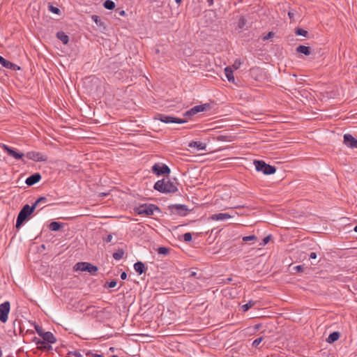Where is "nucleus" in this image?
I'll return each instance as SVG.
<instances>
[{
  "label": "nucleus",
  "mask_w": 357,
  "mask_h": 357,
  "mask_svg": "<svg viewBox=\"0 0 357 357\" xmlns=\"http://www.w3.org/2000/svg\"><path fill=\"white\" fill-rule=\"evenodd\" d=\"M44 202L45 197H40L32 206H29V204L24 206L17 215L15 227L20 228L29 215L35 213L37 207L40 206Z\"/></svg>",
  "instance_id": "obj_1"
},
{
  "label": "nucleus",
  "mask_w": 357,
  "mask_h": 357,
  "mask_svg": "<svg viewBox=\"0 0 357 357\" xmlns=\"http://www.w3.org/2000/svg\"><path fill=\"white\" fill-rule=\"evenodd\" d=\"M153 188L162 193H174L178 191V183L175 178H164L155 182Z\"/></svg>",
  "instance_id": "obj_2"
},
{
  "label": "nucleus",
  "mask_w": 357,
  "mask_h": 357,
  "mask_svg": "<svg viewBox=\"0 0 357 357\" xmlns=\"http://www.w3.org/2000/svg\"><path fill=\"white\" fill-rule=\"evenodd\" d=\"M134 211L139 215L149 216L153 215L155 211H160V208L155 204H144L136 206Z\"/></svg>",
  "instance_id": "obj_3"
},
{
  "label": "nucleus",
  "mask_w": 357,
  "mask_h": 357,
  "mask_svg": "<svg viewBox=\"0 0 357 357\" xmlns=\"http://www.w3.org/2000/svg\"><path fill=\"white\" fill-rule=\"evenodd\" d=\"M254 165L257 171L261 172L266 175L273 174L276 172L274 166L266 164L263 160H254Z\"/></svg>",
  "instance_id": "obj_4"
},
{
  "label": "nucleus",
  "mask_w": 357,
  "mask_h": 357,
  "mask_svg": "<svg viewBox=\"0 0 357 357\" xmlns=\"http://www.w3.org/2000/svg\"><path fill=\"white\" fill-rule=\"evenodd\" d=\"M75 271H87L94 275L98 271V267L89 262H78L74 267Z\"/></svg>",
  "instance_id": "obj_5"
},
{
  "label": "nucleus",
  "mask_w": 357,
  "mask_h": 357,
  "mask_svg": "<svg viewBox=\"0 0 357 357\" xmlns=\"http://www.w3.org/2000/svg\"><path fill=\"white\" fill-rule=\"evenodd\" d=\"M168 210L170 214L178 215L180 216H185L188 213V209L183 204H172L169 206Z\"/></svg>",
  "instance_id": "obj_6"
},
{
  "label": "nucleus",
  "mask_w": 357,
  "mask_h": 357,
  "mask_svg": "<svg viewBox=\"0 0 357 357\" xmlns=\"http://www.w3.org/2000/svg\"><path fill=\"white\" fill-rule=\"evenodd\" d=\"M10 310V303L9 301H5L0 304V321L6 323L8 319V314Z\"/></svg>",
  "instance_id": "obj_7"
},
{
  "label": "nucleus",
  "mask_w": 357,
  "mask_h": 357,
  "mask_svg": "<svg viewBox=\"0 0 357 357\" xmlns=\"http://www.w3.org/2000/svg\"><path fill=\"white\" fill-rule=\"evenodd\" d=\"M157 119L160 120V121L165 123H183L186 122L185 120H183L179 118H176L172 116H168L165 114H158Z\"/></svg>",
  "instance_id": "obj_8"
},
{
  "label": "nucleus",
  "mask_w": 357,
  "mask_h": 357,
  "mask_svg": "<svg viewBox=\"0 0 357 357\" xmlns=\"http://www.w3.org/2000/svg\"><path fill=\"white\" fill-rule=\"evenodd\" d=\"M152 172L155 174L160 176V175L169 174L171 171H170L169 167L165 164H163L162 165H160L158 164H155L152 167Z\"/></svg>",
  "instance_id": "obj_9"
},
{
  "label": "nucleus",
  "mask_w": 357,
  "mask_h": 357,
  "mask_svg": "<svg viewBox=\"0 0 357 357\" xmlns=\"http://www.w3.org/2000/svg\"><path fill=\"white\" fill-rule=\"evenodd\" d=\"M344 143L348 147L357 149V139H356L351 135L345 134L344 135Z\"/></svg>",
  "instance_id": "obj_10"
},
{
  "label": "nucleus",
  "mask_w": 357,
  "mask_h": 357,
  "mask_svg": "<svg viewBox=\"0 0 357 357\" xmlns=\"http://www.w3.org/2000/svg\"><path fill=\"white\" fill-rule=\"evenodd\" d=\"M1 147L4 150L6 151L8 154L12 157H13L14 158L17 159V160H20L22 158V156L24 155L23 153H17V151H15L14 149H13L12 148L9 147L8 145H6V144H2L1 146Z\"/></svg>",
  "instance_id": "obj_11"
},
{
  "label": "nucleus",
  "mask_w": 357,
  "mask_h": 357,
  "mask_svg": "<svg viewBox=\"0 0 357 357\" xmlns=\"http://www.w3.org/2000/svg\"><path fill=\"white\" fill-rule=\"evenodd\" d=\"M230 218H231V215H229V213H220L213 214L212 215H211L209 217L208 219L211 220H213V221H223V220H225Z\"/></svg>",
  "instance_id": "obj_12"
},
{
  "label": "nucleus",
  "mask_w": 357,
  "mask_h": 357,
  "mask_svg": "<svg viewBox=\"0 0 357 357\" xmlns=\"http://www.w3.org/2000/svg\"><path fill=\"white\" fill-rule=\"evenodd\" d=\"M41 179V175L39 173H35L30 176H29L26 181L25 183L27 185L31 186L36 183H38Z\"/></svg>",
  "instance_id": "obj_13"
},
{
  "label": "nucleus",
  "mask_w": 357,
  "mask_h": 357,
  "mask_svg": "<svg viewBox=\"0 0 357 357\" xmlns=\"http://www.w3.org/2000/svg\"><path fill=\"white\" fill-rule=\"evenodd\" d=\"M56 342V338L51 332L46 331V353L50 350L52 349V346L47 344H54Z\"/></svg>",
  "instance_id": "obj_14"
},
{
  "label": "nucleus",
  "mask_w": 357,
  "mask_h": 357,
  "mask_svg": "<svg viewBox=\"0 0 357 357\" xmlns=\"http://www.w3.org/2000/svg\"><path fill=\"white\" fill-rule=\"evenodd\" d=\"M65 225V223L60 222H52L49 224L48 227L51 231H57L61 230Z\"/></svg>",
  "instance_id": "obj_15"
},
{
  "label": "nucleus",
  "mask_w": 357,
  "mask_h": 357,
  "mask_svg": "<svg viewBox=\"0 0 357 357\" xmlns=\"http://www.w3.org/2000/svg\"><path fill=\"white\" fill-rule=\"evenodd\" d=\"M188 146L190 148H196L197 150L205 151L206 144L200 142H191L189 143Z\"/></svg>",
  "instance_id": "obj_16"
},
{
  "label": "nucleus",
  "mask_w": 357,
  "mask_h": 357,
  "mask_svg": "<svg viewBox=\"0 0 357 357\" xmlns=\"http://www.w3.org/2000/svg\"><path fill=\"white\" fill-rule=\"evenodd\" d=\"M56 37L65 45H66L69 41L68 36L62 31H58L56 33Z\"/></svg>",
  "instance_id": "obj_17"
},
{
  "label": "nucleus",
  "mask_w": 357,
  "mask_h": 357,
  "mask_svg": "<svg viewBox=\"0 0 357 357\" xmlns=\"http://www.w3.org/2000/svg\"><path fill=\"white\" fill-rule=\"evenodd\" d=\"M225 74L228 81L230 82H234V76L233 74V70L231 67L227 66L225 68Z\"/></svg>",
  "instance_id": "obj_18"
},
{
  "label": "nucleus",
  "mask_w": 357,
  "mask_h": 357,
  "mask_svg": "<svg viewBox=\"0 0 357 357\" xmlns=\"http://www.w3.org/2000/svg\"><path fill=\"white\" fill-rule=\"evenodd\" d=\"M134 269L139 275L142 274L146 271L144 264L141 261H137L134 264Z\"/></svg>",
  "instance_id": "obj_19"
},
{
  "label": "nucleus",
  "mask_w": 357,
  "mask_h": 357,
  "mask_svg": "<svg viewBox=\"0 0 357 357\" xmlns=\"http://www.w3.org/2000/svg\"><path fill=\"white\" fill-rule=\"evenodd\" d=\"M3 66L7 69H11L13 70H18L20 69V68L17 65L10 62L6 59H4Z\"/></svg>",
  "instance_id": "obj_20"
},
{
  "label": "nucleus",
  "mask_w": 357,
  "mask_h": 357,
  "mask_svg": "<svg viewBox=\"0 0 357 357\" xmlns=\"http://www.w3.org/2000/svg\"><path fill=\"white\" fill-rule=\"evenodd\" d=\"M26 156L29 159L33 160H43V156H42V154H41V153H36V152H33V151L28 152V153H26Z\"/></svg>",
  "instance_id": "obj_21"
},
{
  "label": "nucleus",
  "mask_w": 357,
  "mask_h": 357,
  "mask_svg": "<svg viewBox=\"0 0 357 357\" xmlns=\"http://www.w3.org/2000/svg\"><path fill=\"white\" fill-rule=\"evenodd\" d=\"M296 52L298 53H302L306 56L310 55L311 53L310 48L304 45H299L297 47Z\"/></svg>",
  "instance_id": "obj_22"
},
{
  "label": "nucleus",
  "mask_w": 357,
  "mask_h": 357,
  "mask_svg": "<svg viewBox=\"0 0 357 357\" xmlns=\"http://www.w3.org/2000/svg\"><path fill=\"white\" fill-rule=\"evenodd\" d=\"M340 336V334L339 332H333L328 335L327 338V342L328 343H333L334 342L337 341L339 339Z\"/></svg>",
  "instance_id": "obj_23"
},
{
  "label": "nucleus",
  "mask_w": 357,
  "mask_h": 357,
  "mask_svg": "<svg viewBox=\"0 0 357 357\" xmlns=\"http://www.w3.org/2000/svg\"><path fill=\"white\" fill-rule=\"evenodd\" d=\"M124 255V251L122 249H119L113 254V257L116 260H120Z\"/></svg>",
  "instance_id": "obj_24"
},
{
  "label": "nucleus",
  "mask_w": 357,
  "mask_h": 357,
  "mask_svg": "<svg viewBox=\"0 0 357 357\" xmlns=\"http://www.w3.org/2000/svg\"><path fill=\"white\" fill-rule=\"evenodd\" d=\"M103 6L107 10H112L115 8V3L111 0H107L104 2Z\"/></svg>",
  "instance_id": "obj_25"
},
{
  "label": "nucleus",
  "mask_w": 357,
  "mask_h": 357,
  "mask_svg": "<svg viewBox=\"0 0 357 357\" xmlns=\"http://www.w3.org/2000/svg\"><path fill=\"white\" fill-rule=\"evenodd\" d=\"M36 329L38 333V335L45 340V332L43 331L42 328H38V326H36ZM40 348L45 347V346H43L45 344V341H42L40 342Z\"/></svg>",
  "instance_id": "obj_26"
},
{
  "label": "nucleus",
  "mask_w": 357,
  "mask_h": 357,
  "mask_svg": "<svg viewBox=\"0 0 357 357\" xmlns=\"http://www.w3.org/2000/svg\"><path fill=\"white\" fill-rule=\"evenodd\" d=\"M208 107V105L205 104V105H197L192 108H193L195 112L197 114L198 112L204 111Z\"/></svg>",
  "instance_id": "obj_27"
},
{
  "label": "nucleus",
  "mask_w": 357,
  "mask_h": 357,
  "mask_svg": "<svg viewBox=\"0 0 357 357\" xmlns=\"http://www.w3.org/2000/svg\"><path fill=\"white\" fill-rule=\"evenodd\" d=\"M48 9L50 12L53 13L54 14L60 15L61 10L59 8L54 6L52 4H49Z\"/></svg>",
  "instance_id": "obj_28"
},
{
  "label": "nucleus",
  "mask_w": 357,
  "mask_h": 357,
  "mask_svg": "<svg viewBox=\"0 0 357 357\" xmlns=\"http://www.w3.org/2000/svg\"><path fill=\"white\" fill-rule=\"evenodd\" d=\"M255 304V301H250L248 303H247L246 304L243 305L242 306V310L243 312H246L248 311L250 308H251Z\"/></svg>",
  "instance_id": "obj_29"
},
{
  "label": "nucleus",
  "mask_w": 357,
  "mask_h": 357,
  "mask_svg": "<svg viewBox=\"0 0 357 357\" xmlns=\"http://www.w3.org/2000/svg\"><path fill=\"white\" fill-rule=\"evenodd\" d=\"M158 253L163 255H167L169 252V249L165 247H160L157 250Z\"/></svg>",
  "instance_id": "obj_30"
},
{
  "label": "nucleus",
  "mask_w": 357,
  "mask_h": 357,
  "mask_svg": "<svg viewBox=\"0 0 357 357\" xmlns=\"http://www.w3.org/2000/svg\"><path fill=\"white\" fill-rule=\"evenodd\" d=\"M295 33L298 36H306L307 35V31L301 28H298L296 29Z\"/></svg>",
  "instance_id": "obj_31"
},
{
  "label": "nucleus",
  "mask_w": 357,
  "mask_h": 357,
  "mask_svg": "<svg viewBox=\"0 0 357 357\" xmlns=\"http://www.w3.org/2000/svg\"><path fill=\"white\" fill-rule=\"evenodd\" d=\"M257 240V236L255 235H250L243 237V241L244 242H248L251 241Z\"/></svg>",
  "instance_id": "obj_32"
},
{
  "label": "nucleus",
  "mask_w": 357,
  "mask_h": 357,
  "mask_svg": "<svg viewBox=\"0 0 357 357\" xmlns=\"http://www.w3.org/2000/svg\"><path fill=\"white\" fill-rule=\"evenodd\" d=\"M92 20L98 26L102 25V22L99 16L92 15Z\"/></svg>",
  "instance_id": "obj_33"
},
{
  "label": "nucleus",
  "mask_w": 357,
  "mask_h": 357,
  "mask_svg": "<svg viewBox=\"0 0 357 357\" xmlns=\"http://www.w3.org/2000/svg\"><path fill=\"white\" fill-rule=\"evenodd\" d=\"M263 340H264L263 337H260L255 339L252 344V347H257L259 346V344L262 342Z\"/></svg>",
  "instance_id": "obj_34"
},
{
  "label": "nucleus",
  "mask_w": 357,
  "mask_h": 357,
  "mask_svg": "<svg viewBox=\"0 0 357 357\" xmlns=\"http://www.w3.org/2000/svg\"><path fill=\"white\" fill-rule=\"evenodd\" d=\"M241 65V61L239 59H236L232 65V68L235 70H237L240 68Z\"/></svg>",
  "instance_id": "obj_35"
},
{
  "label": "nucleus",
  "mask_w": 357,
  "mask_h": 357,
  "mask_svg": "<svg viewBox=\"0 0 357 357\" xmlns=\"http://www.w3.org/2000/svg\"><path fill=\"white\" fill-rule=\"evenodd\" d=\"M183 240L185 242H189L192 240V234L191 233H185L183 234Z\"/></svg>",
  "instance_id": "obj_36"
},
{
  "label": "nucleus",
  "mask_w": 357,
  "mask_h": 357,
  "mask_svg": "<svg viewBox=\"0 0 357 357\" xmlns=\"http://www.w3.org/2000/svg\"><path fill=\"white\" fill-rule=\"evenodd\" d=\"M196 114V113L195 112L193 108L190 109V110L188 111H186L185 113H184V116H188V117H191L192 116Z\"/></svg>",
  "instance_id": "obj_37"
},
{
  "label": "nucleus",
  "mask_w": 357,
  "mask_h": 357,
  "mask_svg": "<svg viewBox=\"0 0 357 357\" xmlns=\"http://www.w3.org/2000/svg\"><path fill=\"white\" fill-rule=\"evenodd\" d=\"M270 239H271V236H270V235H269V236H266V237L262 240V242H261V243H260L259 245H261V246H264L265 245H266V244L269 242Z\"/></svg>",
  "instance_id": "obj_38"
},
{
  "label": "nucleus",
  "mask_w": 357,
  "mask_h": 357,
  "mask_svg": "<svg viewBox=\"0 0 357 357\" xmlns=\"http://www.w3.org/2000/svg\"><path fill=\"white\" fill-rule=\"evenodd\" d=\"M44 204L45 202L41 205H40V206L37 207L35 213H33V215H38L40 213V211H41L45 208Z\"/></svg>",
  "instance_id": "obj_39"
},
{
  "label": "nucleus",
  "mask_w": 357,
  "mask_h": 357,
  "mask_svg": "<svg viewBox=\"0 0 357 357\" xmlns=\"http://www.w3.org/2000/svg\"><path fill=\"white\" fill-rule=\"evenodd\" d=\"M68 356H69V357H79L81 355L78 351H70L68 353Z\"/></svg>",
  "instance_id": "obj_40"
},
{
  "label": "nucleus",
  "mask_w": 357,
  "mask_h": 357,
  "mask_svg": "<svg viewBox=\"0 0 357 357\" xmlns=\"http://www.w3.org/2000/svg\"><path fill=\"white\" fill-rule=\"evenodd\" d=\"M274 33L273 32H268L267 35L263 37V40H267L271 38L273 36Z\"/></svg>",
  "instance_id": "obj_41"
},
{
  "label": "nucleus",
  "mask_w": 357,
  "mask_h": 357,
  "mask_svg": "<svg viewBox=\"0 0 357 357\" xmlns=\"http://www.w3.org/2000/svg\"><path fill=\"white\" fill-rule=\"evenodd\" d=\"M116 280H112L109 282H107V286L109 288H114L116 286Z\"/></svg>",
  "instance_id": "obj_42"
},
{
  "label": "nucleus",
  "mask_w": 357,
  "mask_h": 357,
  "mask_svg": "<svg viewBox=\"0 0 357 357\" xmlns=\"http://www.w3.org/2000/svg\"><path fill=\"white\" fill-rule=\"evenodd\" d=\"M245 20L243 17L241 18L239 20V23H238L239 28H243V26L245 25Z\"/></svg>",
  "instance_id": "obj_43"
},
{
  "label": "nucleus",
  "mask_w": 357,
  "mask_h": 357,
  "mask_svg": "<svg viewBox=\"0 0 357 357\" xmlns=\"http://www.w3.org/2000/svg\"><path fill=\"white\" fill-rule=\"evenodd\" d=\"M295 270H296L298 272H303V270H304V268L303 266L301 265H299V266H296L294 268Z\"/></svg>",
  "instance_id": "obj_44"
},
{
  "label": "nucleus",
  "mask_w": 357,
  "mask_h": 357,
  "mask_svg": "<svg viewBox=\"0 0 357 357\" xmlns=\"http://www.w3.org/2000/svg\"><path fill=\"white\" fill-rule=\"evenodd\" d=\"M112 240V236L111 234H109L105 239V241L107 242V243H109L111 242Z\"/></svg>",
  "instance_id": "obj_45"
},
{
  "label": "nucleus",
  "mask_w": 357,
  "mask_h": 357,
  "mask_svg": "<svg viewBox=\"0 0 357 357\" xmlns=\"http://www.w3.org/2000/svg\"><path fill=\"white\" fill-rule=\"evenodd\" d=\"M317 258V254L315 252H311L310 254V259H316Z\"/></svg>",
  "instance_id": "obj_46"
},
{
  "label": "nucleus",
  "mask_w": 357,
  "mask_h": 357,
  "mask_svg": "<svg viewBox=\"0 0 357 357\" xmlns=\"http://www.w3.org/2000/svg\"><path fill=\"white\" fill-rule=\"evenodd\" d=\"M121 278L122 280H126L127 278V273L126 272H123L121 274Z\"/></svg>",
  "instance_id": "obj_47"
},
{
  "label": "nucleus",
  "mask_w": 357,
  "mask_h": 357,
  "mask_svg": "<svg viewBox=\"0 0 357 357\" xmlns=\"http://www.w3.org/2000/svg\"><path fill=\"white\" fill-rule=\"evenodd\" d=\"M288 15L290 19H293L294 18V13L292 12V11H289L288 13Z\"/></svg>",
  "instance_id": "obj_48"
},
{
  "label": "nucleus",
  "mask_w": 357,
  "mask_h": 357,
  "mask_svg": "<svg viewBox=\"0 0 357 357\" xmlns=\"http://www.w3.org/2000/svg\"><path fill=\"white\" fill-rule=\"evenodd\" d=\"M209 6H211L213 4L214 0H206Z\"/></svg>",
  "instance_id": "obj_49"
},
{
  "label": "nucleus",
  "mask_w": 357,
  "mask_h": 357,
  "mask_svg": "<svg viewBox=\"0 0 357 357\" xmlns=\"http://www.w3.org/2000/svg\"><path fill=\"white\" fill-rule=\"evenodd\" d=\"M4 58L1 56H0V64H1L3 66V63L4 62Z\"/></svg>",
  "instance_id": "obj_50"
},
{
  "label": "nucleus",
  "mask_w": 357,
  "mask_h": 357,
  "mask_svg": "<svg viewBox=\"0 0 357 357\" xmlns=\"http://www.w3.org/2000/svg\"><path fill=\"white\" fill-rule=\"evenodd\" d=\"M119 15L121 16H123L126 15V12L124 10H121L119 12Z\"/></svg>",
  "instance_id": "obj_51"
},
{
  "label": "nucleus",
  "mask_w": 357,
  "mask_h": 357,
  "mask_svg": "<svg viewBox=\"0 0 357 357\" xmlns=\"http://www.w3.org/2000/svg\"><path fill=\"white\" fill-rule=\"evenodd\" d=\"M196 275V273L195 272H192L190 275V277H195Z\"/></svg>",
  "instance_id": "obj_52"
},
{
  "label": "nucleus",
  "mask_w": 357,
  "mask_h": 357,
  "mask_svg": "<svg viewBox=\"0 0 357 357\" xmlns=\"http://www.w3.org/2000/svg\"><path fill=\"white\" fill-rule=\"evenodd\" d=\"M96 357H102V354H94Z\"/></svg>",
  "instance_id": "obj_53"
},
{
  "label": "nucleus",
  "mask_w": 357,
  "mask_h": 357,
  "mask_svg": "<svg viewBox=\"0 0 357 357\" xmlns=\"http://www.w3.org/2000/svg\"><path fill=\"white\" fill-rule=\"evenodd\" d=\"M182 0H175L176 3H180L181 2Z\"/></svg>",
  "instance_id": "obj_54"
},
{
  "label": "nucleus",
  "mask_w": 357,
  "mask_h": 357,
  "mask_svg": "<svg viewBox=\"0 0 357 357\" xmlns=\"http://www.w3.org/2000/svg\"><path fill=\"white\" fill-rule=\"evenodd\" d=\"M354 231L357 232V225L355 226L354 229Z\"/></svg>",
  "instance_id": "obj_55"
},
{
  "label": "nucleus",
  "mask_w": 357,
  "mask_h": 357,
  "mask_svg": "<svg viewBox=\"0 0 357 357\" xmlns=\"http://www.w3.org/2000/svg\"><path fill=\"white\" fill-rule=\"evenodd\" d=\"M41 248H43V249H45V245H44V244L41 245Z\"/></svg>",
  "instance_id": "obj_56"
},
{
  "label": "nucleus",
  "mask_w": 357,
  "mask_h": 357,
  "mask_svg": "<svg viewBox=\"0 0 357 357\" xmlns=\"http://www.w3.org/2000/svg\"><path fill=\"white\" fill-rule=\"evenodd\" d=\"M1 356H2V351H1V350L0 349V357H1Z\"/></svg>",
  "instance_id": "obj_57"
}]
</instances>
